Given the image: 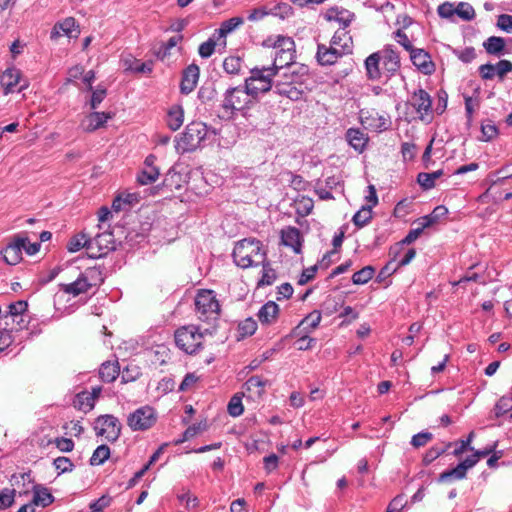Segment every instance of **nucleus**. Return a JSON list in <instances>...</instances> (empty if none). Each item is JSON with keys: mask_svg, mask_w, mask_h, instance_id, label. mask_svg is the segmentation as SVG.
Segmentation results:
<instances>
[{"mask_svg": "<svg viewBox=\"0 0 512 512\" xmlns=\"http://www.w3.org/2000/svg\"><path fill=\"white\" fill-rule=\"evenodd\" d=\"M244 24V18L242 17H232L230 19H227L223 21L219 27L214 33V36H217V40L223 39L222 44L226 45V37L228 34L235 31L237 28L242 26Z\"/></svg>", "mask_w": 512, "mask_h": 512, "instance_id": "nucleus-26", "label": "nucleus"}, {"mask_svg": "<svg viewBox=\"0 0 512 512\" xmlns=\"http://www.w3.org/2000/svg\"><path fill=\"white\" fill-rule=\"evenodd\" d=\"M498 135V129L491 120L483 121L481 124V140L490 141Z\"/></svg>", "mask_w": 512, "mask_h": 512, "instance_id": "nucleus-47", "label": "nucleus"}, {"mask_svg": "<svg viewBox=\"0 0 512 512\" xmlns=\"http://www.w3.org/2000/svg\"><path fill=\"white\" fill-rule=\"evenodd\" d=\"M321 313L319 311H313L308 314L300 323L304 330L308 329V332L315 329L321 322Z\"/></svg>", "mask_w": 512, "mask_h": 512, "instance_id": "nucleus-52", "label": "nucleus"}, {"mask_svg": "<svg viewBox=\"0 0 512 512\" xmlns=\"http://www.w3.org/2000/svg\"><path fill=\"white\" fill-rule=\"evenodd\" d=\"M266 385L267 382L260 376H252L244 384L243 395L252 400L259 399L265 393Z\"/></svg>", "mask_w": 512, "mask_h": 512, "instance_id": "nucleus-21", "label": "nucleus"}, {"mask_svg": "<svg viewBox=\"0 0 512 512\" xmlns=\"http://www.w3.org/2000/svg\"><path fill=\"white\" fill-rule=\"evenodd\" d=\"M157 421V414L151 406H142L127 418V424L133 431H145L152 428Z\"/></svg>", "mask_w": 512, "mask_h": 512, "instance_id": "nucleus-9", "label": "nucleus"}, {"mask_svg": "<svg viewBox=\"0 0 512 512\" xmlns=\"http://www.w3.org/2000/svg\"><path fill=\"white\" fill-rule=\"evenodd\" d=\"M278 315L279 306L273 301H268L264 304L257 314L259 321L266 325L274 323L277 320Z\"/></svg>", "mask_w": 512, "mask_h": 512, "instance_id": "nucleus-29", "label": "nucleus"}, {"mask_svg": "<svg viewBox=\"0 0 512 512\" xmlns=\"http://www.w3.org/2000/svg\"><path fill=\"white\" fill-rule=\"evenodd\" d=\"M167 127L172 131H177L184 122V109L180 104H172L168 107L165 117Z\"/></svg>", "mask_w": 512, "mask_h": 512, "instance_id": "nucleus-23", "label": "nucleus"}, {"mask_svg": "<svg viewBox=\"0 0 512 512\" xmlns=\"http://www.w3.org/2000/svg\"><path fill=\"white\" fill-rule=\"evenodd\" d=\"M372 218L371 206H363L354 216L353 223L361 228L364 227Z\"/></svg>", "mask_w": 512, "mask_h": 512, "instance_id": "nucleus-44", "label": "nucleus"}, {"mask_svg": "<svg viewBox=\"0 0 512 512\" xmlns=\"http://www.w3.org/2000/svg\"><path fill=\"white\" fill-rule=\"evenodd\" d=\"M158 168H146L144 167L139 173L137 180L141 185H148L154 183L159 177Z\"/></svg>", "mask_w": 512, "mask_h": 512, "instance_id": "nucleus-42", "label": "nucleus"}, {"mask_svg": "<svg viewBox=\"0 0 512 512\" xmlns=\"http://www.w3.org/2000/svg\"><path fill=\"white\" fill-rule=\"evenodd\" d=\"M139 64L140 60L134 58L130 54L122 56L121 58V65L123 69L126 71L137 72L138 67H140Z\"/></svg>", "mask_w": 512, "mask_h": 512, "instance_id": "nucleus-61", "label": "nucleus"}, {"mask_svg": "<svg viewBox=\"0 0 512 512\" xmlns=\"http://www.w3.org/2000/svg\"><path fill=\"white\" fill-rule=\"evenodd\" d=\"M112 112H91L85 115L81 121V128L86 132H93L105 126L108 120L112 119Z\"/></svg>", "mask_w": 512, "mask_h": 512, "instance_id": "nucleus-17", "label": "nucleus"}, {"mask_svg": "<svg viewBox=\"0 0 512 512\" xmlns=\"http://www.w3.org/2000/svg\"><path fill=\"white\" fill-rule=\"evenodd\" d=\"M110 456V449L106 445H100L92 454L90 463L92 465H101Z\"/></svg>", "mask_w": 512, "mask_h": 512, "instance_id": "nucleus-53", "label": "nucleus"}, {"mask_svg": "<svg viewBox=\"0 0 512 512\" xmlns=\"http://www.w3.org/2000/svg\"><path fill=\"white\" fill-rule=\"evenodd\" d=\"M95 429L97 434L105 437L108 441H115L120 435V423L112 415L100 416L96 421Z\"/></svg>", "mask_w": 512, "mask_h": 512, "instance_id": "nucleus-14", "label": "nucleus"}, {"mask_svg": "<svg viewBox=\"0 0 512 512\" xmlns=\"http://www.w3.org/2000/svg\"><path fill=\"white\" fill-rule=\"evenodd\" d=\"M412 63L424 74H431L434 71V63L430 55L423 49H413L410 52Z\"/></svg>", "mask_w": 512, "mask_h": 512, "instance_id": "nucleus-19", "label": "nucleus"}, {"mask_svg": "<svg viewBox=\"0 0 512 512\" xmlns=\"http://www.w3.org/2000/svg\"><path fill=\"white\" fill-rule=\"evenodd\" d=\"M207 429V423L206 422H199L197 424H193L189 426L185 432L183 433V437L181 439H178L175 441V444L183 443L196 435L202 433Z\"/></svg>", "mask_w": 512, "mask_h": 512, "instance_id": "nucleus-43", "label": "nucleus"}, {"mask_svg": "<svg viewBox=\"0 0 512 512\" xmlns=\"http://www.w3.org/2000/svg\"><path fill=\"white\" fill-rule=\"evenodd\" d=\"M8 309L6 314L0 316V326H8L11 320L13 323L11 330H22L26 328L29 323L28 303L24 300H19L11 303Z\"/></svg>", "mask_w": 512, "mask_h": 512, "instance_id": "nucleus-8", "label": "nucleus"}, {"mask_svg": "<svg viewBox=\"0 0 512 512\" xmlns=\"http://www.w3.org/2000/svg\"><path fill=\"white\" fill-rule=\"evenodd\" d=\"M111 504V498L109 496H102L96 501L92 502L89 505L90 510H93L94 512H103L105 508L110 506Z\"/></svg>", "mask_w": 512, "mask_h": 512, "instance_id": "nucleus-63", "label": "nucleus"}, {"mask_svg": "<svg viewBox=\"0 0 512 512\" xmlns=\"http://www.w3.org/2000/svg\"><path fill=\"white\" fill-rule=\"evenodd\" d=\"M373 275L374 269L371 266H366L353 274L352 281L357 285L366 284Z\"/></svg>", "mask_w": 512, "mask_h": 512, "instance_id": "nucleus-50", "label": "nucleus"}, {"mask_svg": "<svg viewBox=\"0 0 512 512\" xmlns=\"http://www.w3.org/2000/svg\"><path fill=\"white\" fill-rule=\"evenodd\" d=\"M313 207V200L309 197H301L296 201V210L301 216L309 215L312 212Z\"/></svg>", "mask_w": 512, "mask_h": 512, "instance_id": "nucleus-56", "label": "nucleus"}, {"mask_svg": "<svg viewBox=\"0 0 512 512\" xmlns=\"http://www.w3.org/2000/svg\"><path fill=\"white\" fill-rule=\"evenodd\" d=\"M256 99L245 87H229L222 95L220 104L221 118L234 119L238 114L245 116L252 108Z\"/></svg>", "mask_w": 512, "mask_h": 512, "instance_id": "nucleus-2", "label": "nucleus"}, {"mask_svg": "<svg viewBox=\"0 0 512 512\" xmlns=\"http://www.w3.org/2000/svg\"><path fill=\"white\" fill-rule=\"evenodd\" d=\"M322 17L328 23H336L338 29H347L356 18L352 11L339 6L326 9Z\"/></svg>", "mask_w": 512, "mask_h": 512, "instance_id": "nucleus-13", "label": "nucleus"}, {"mask_svg": "<svg viewBox=\"0 0 512 512\" xmlns=\"http://www.w3.org/2000/svg\"><path fill=\"white\" fill-rule=\"evenodd\" d=\"M23 240L17 239V237L11 241L3 250V258L9 265H16L22 259L21 246H23Z\"/></svg>", "mask_w": 512, "mask_h": 512, "instance_id": "nucleus-24", "label": "nucleus"}, {"mask_svg": "<svg viewBox=\"0 0 512 512\" xmlns=\"http://www.w3.org/2000/svg\"><path fill=\"white\" fill-rule=\"evenodd\" d=\"M95 405L94 396L89 391L78 393L74 400V406L83 412H89Z\"/></svg>", "mask_w": 512, "mask_h": 512, "instance_id": "nucleus-34", "label": "nucleus"}, {"mask_svg": "<svg viewBox=\"0 0 512 512\" xmlns=\"http://www.w3.org/2000/svg\"><path fill=\"white\" fill-rule=\"evenodd\" d=\"M0 85L5 95L14 92H21L29 86L20 69L16 67L7 68L1 75Z\"/></svg>", "mask_w": 512, "mask_h": 512, "instance_id": "nucleus-10", "label": "nucleus"}, {"mask_svg": "<svg viewBox=\"0 0 512 512\" xmlns=\"http://www.w3.org/2000/svg\"><path fill=\"white\" fill-rule=\"evenodd\" d=\"M267 16H269V9L268 4H265L249 10L247 19L250 22H257L263 20Z\"/></svg>", "mask_w": 512, "mask_h": 512, "instance_id": "nucleus-55", "label": "nucleus"}, {"mask_svg": "<svg viewBox=\"0 0 512 512\" xmlns=\"http://www.w3.org/2000/svg\"><path fill=\"white\" fill-rule=\"evenodd\" d=\"M103 281L101 271L96 267H89L81 272L77 279L68 284H61L60 290L66 294L77 297L88 293L93 288L100 285Z\"/></svg>", "mask_w": 512, "mask_h": 512, "instance_id": "nucleus-4", "label": "nucleus"}, {"mask_svg": "<svg viewBox=\"0 0 512 512\" xmlns=\"http://www.w3.org/2000/svg\"><path fill=\"white\" fill-rule=\"evenodd\" d=\"M275 89L279 95L285 96L293 101L299 100L302 96V91L290 84L276 83Z\"/></svg>", "mask_w": 512, "mask_h": 512, "instance_id": "nucleus-38", "label": "nucleus"}, {"mask_svg": "<svg viewBox=\"0 0 512 512\" xmlns=\"http://www.w3.org/2000/svg\"><path fill=\"white\" fill-rule=\"evenodd\" d=\"M359 118L364 128L375 132L388 129L390 124L389 119L385 115H380L374 109H361Z\"/></svg>", "mask_w": 512, "mask_h": 512, "instance_id": "nucleus-12", "label": "nucleus"}, {"mask_svg": "<svg viewBox=\"0 0 512 512\" xmlns=\"http://www.w3.org/2000/svg\"><path fill=\"white\" fill-rule=\"evenodd\" d=\"M182 35L172 36L165 44H163L157 53V56L162 61L168 59L172 55V50L180 51L179 44L182 42Z\"/></svg>", "mask_w": 512, "mask_h": 512, "instance_id": "nucleus-32", "label": "nucleus"}, {"mask_svg": "<svg viewBox=\"0 0 512 512\" xmlns=\"http://www.w3.org/2000/svg\"><path fill=\"white\" fill-rule=\"evenodd\" d=\"M497 27L507 33H512V15L501 14L498 16Z\"/></svg>", "mask_w": 512, "mask_h": 512, "instance_id": "nucleus-64", "label": "nucleus"}, {"mask_svg": "<svg viewBox=\"0 0 512 512\" xmlns=\"http://www.w3.org/2000/svg\"><path fill=\"white\" fill-rule=\"evenodd\" d=\"M466 472L467 471L460 464H458L457 467L441 473L439 476V481L447 482L452 479H463L466 476Z\"/></svg>", "mask_w": 512, "mask_h": 512, "instance_id": "nucleus-49", "label": "nucleus"}, {"mask_svg": "<svg viewBox=\"0 0 512 512\" xmlns=\"http://www.w3.org/2000/svg\"><path fill=\"white\" fill-rule=\"evenodd\" d=\"M281 240L285 246H289L294 252L301 251V235L300 231L294 227H288L281 232Z\"/></svg>", "mask_w": 512, "mask_h": 512, "instance_id": "nucleus-28", "label": "nucleus"}, {"mask_svg": "<svg viewBox=\"0 0 512 512\" xmlns=\"http://www.w3.org/2000/svg\"><path fill=\"white\" fill-rule=\"evenodd\" d=\"M99 375L104 382L109 383L114 381L119 375L118 364L113 362L103 363L100 367Z\"/></svg>", "mask_w": 512, "mask_h": 512, "instance_id": "nucleus-36", "label": "nucleus"}, {"mask_svg": "<svg viewBox=\"0 0 512 512\" xmlns=\"http://www.w3.org/2000/svg\"><path fill=\"white\" fill-rule=\"evenodd\" d=\"M269 9V16L278 17L282 20L291 17L294 14L292 6L285 2L267 3Z\"/></svg>", "mask_w": 512, "mask_h": 512, "instance_id": "nucleus-33", "label": "nucleus"}, {"mask_svg": "<svg viewBox=\"0 0 512 512\" xmlns=\"http://www.w3.org/2000/svg\"><path fill=\"white\" fill-rule=\"evenodd\" d=\"M456 15L464 21H470L475 17V10L467 2H460L456 6Z\"/></svg>", "mask_w": 512, "mask_h": 512, "instance_id": "nucleus-51", "label": "nucleus"}, {"mask_svg": "<svg viewBox=\"0 0 512 512\" xmlns=\"http://www.w3.org/2000/svg\"><path fill=\"white\" fill-rule=\"evenodd\" d=\"M346 140L355 151L361 153L366 148L369 138L360 129L350 128L346 132Z\"/></svg>", "mask_w": 512, "mask_h": 512, "instance_id": "nucleus-25", "label": "nucleus"}, {"mask_svg": "<svg viewBox=\"0 0 512 512\" xmlns=\"http://www.w3.org/2000/svg\"><path fill=\"white\" fill-rule=\"evenodd\" d=\"M448 215V209L443 206L439 205L434 208V210L426 216H423L420 219L421 223H423V227L429 228L431 226H434L438 224L440 221L444 220Z\"/></svg>", "mask_w": 512, "mask_h": 512, "instance_id": "nucleus-31", "label": "nucleus"}, {"mask_svg": "<svg viewBox=\"0 0 512 512\" xmlns=\"http://www.w3.org/2000/svg\"><path fill=\"white\" fill-rule=\"evenodd\" d=\"M200 69L197 65L191 64L184 71L180 84L181 92L189 94L192 92L199 80Z\"/></svg>", "mask_w": 512, "mask_h": 512, "instance_id": "nucleus-20", "label": "nucleus"}, {"mask_svg": "<svg viewBox=\"0 0 512 512\" xmlns=\"http://www.w3.org/2000/svg\"><path fill=\"white\" fill-rule=\"evenodd\" d=\"M437 12L441 18L452 19L456 15V6L451 2H444L438 6Z\"/></svg>", "mask_w": 512, "mask_h": 512, "instance_id": "nucleus-59", "label": "nucleus"}, {"mask_svg": "<svg viewBox=\"0 0 512 512\" xmlns=\"http://www.w3.org/2000/svg\"><path fill=\"white\" fill-rule=\"evenodd\" d=\"M484 47L489 54H500L505 47V41L501 37L492 36L484 42Z\"/></svg>", "mask_w": 512, "mask_h": 512, "instance_id": "nucleus-40", "label": "nucleus"}, {"mask_svg": "<svg viewBox=\"0 0 512 512\" xmlns=\"http://www.w3.org/2000/svg\"><path fill=\"white\" fill-rule=\"evenodd\" d=\"M431 103L429 94L422 89L415 91L411 97V104L420 114L421 118L430 111Z\"/></svg>", "mask_w": 512, "mask_h": 512, "instance_id": "nucleus-27", "label": "nucleus"}, {"mask_svg": "<svg viewBox=\"0 0 512 512\" xmlns=\"http://www.w3.org/2000/svg\"><path fill=\"white\" fill-rule=\"evenodd\" d=\"M257 330V322L253 318H246L238 324L237 339L241 340L252 336Z\"/></svg>", "mask_w": 512, "mask_h": 512, "instance_id": "nucleus-37", "label": "nucleus"}, {"mask_svg": "<svg viewBox=\"0 0 512 512\" xmlns=\"http://www.w3.org/2000/svg\"><path fill=\"white\" fill-rule=\"evenodd\" d=\"M91 91H92V94H91L89 105H90V109L95 110L105 99L107 92H106L105 88L100 87V86H98L94 90L92 89Z\"/></svg>", "mask_w": 512, "mask_h": 512, "instance_id": "nucleus-58", "label": "nucleus"}, {"mask_svg": "<svg viewBox=\"0 0 512 512\" xmlns=\"http://www.w3.org/2000/svg\"><path fill=\"white\" fill-rule=\"evenodd\" d=\"M242 396L244 395L235 394L231 397L227 407L230 416L238 417L243 414L244 407L242 404Z\"/></svg>", "mask_w": 512, "mask_h": 512, "instance_id": "nucleus-45", "label": "nucleus"}, {"mask_svg": "<svg viewBox=\"0 0 512 512\" xmlns=\"http://www.w3.org/2000/svg\"><path fill=\"white\" fill-rule=\"evenodd\" d=\"M380 55L373 53L365 61L367 76L371 80H379L386 72L383 71L380 63Z\"/></svg>", "mask_w": 512, "mask_h": 512, "instance_id": "nucleus-30", "label": "nucleus"}, {"mask_svg": "<svg viewBox=\"0 0 512 512\" xmlns=\"http://www.w3.org/2000/svg\"><path fill=\"white\" fill-rule=\"evenodd\" d=\"M88 242L89 239L83 233L74 235L67 244V249L69 252H77L82 248H85L88 252Z\"/></svg>", "mask_w": 512, "mask_h": 512, "instance_id": "nucleus-41", "label": "nucleus"}, {"mask_svg": "<svg viewBox=\"0 0 512 512\" xmlns=\"http://www.w3.org/2000/svg\"><path fill=\"white\" fill-rule=\"evenodd\" d=\"M342 56L343 54L331 43L330 46L318 44L316 57L321 65H332Z\"/></svg>", "mask_w": 512, "mask_h": 512, "instance_id": "nucleus-22", "label": "nucleus"}, {"mask_svg": "<svg viewBox=\"0 0 512 512\" xmlns=\"http://www.w3.org/2000/svg\"><path fill=\"white\" fill-rule=\"evenodd\" d=\"M441 175V170L435 171L433 173H419L417 181L424 189H431L434 187L436 179H438Z\"/></svg>", "mask_w": 512, "mask_h": 512, "instance_id": "nucleus-46", "label": "nucleus"}, {"mask_svg": "<svg viewBox=\"0 0 512 512\" xmlns=\"http://www.w3.org/2000/svg\"><path fill=\"white\" fill-rule=\"evenodd\" d=\"M376 54L380 55V63L386 76L393 75L400 67V58L398 53L391 47L387 46Z\"/></svg>", "mask_w": 512, "mask_h": 512, "instance_id": "nucleus-16", "label": "nucleus"}, {"mask_svg": "<svg viewBox=\"0 0 512 512\" xmlns=\"http://www.w3.org/2000/svg\"><path fill=\"white\" fill-rule=\"evenodd\" d=\"M263 46L275 49L276 53L271 66L252 68L249 77L244 81L245 87L255 99L260 94L270 91L273 78L277 75L278 70L291 64L295 54V43L289 36L271 35L263 41Z\"/></svg>", "mask_w": 512, "mask_h": 512, "instance_id": "nucleus-1", "label": "nucleus"}, {"mask_svg": "<svg viewBox=\"0 0 512 512\" xmlns=\"http://www.w3.org/2000/svg\"><path fill=\"white\" fill-rule=\"evenodd\" d=\"M266 252L262 243L254 238H245L236 243L233 259L237 266L249 268L264 263Z\"/></svg>", "mask_w": 512, "mask_h": 512, "instance_id": "nucleus-3", "label": "nucleus"}, {"mask_svg": "<svg viewBox=\"0 0 512 512\" xmlns=\"http://www.w3.org/2000/svg\"><path fill=\"white\" fill-rule=\"evenodd\" d=\"M15 490L5 488L0 491V509L9 507L14 502Z\"/></svg>", "mask_w": 512, "mask_h": 512, "instance_id": "nucleus-62", "label": "nucleus"}, {"mask_svg": "<svg viewBox=\"0 0 512 512\" xmlns=\"http://www.w3.org/2000/svg\"><path fill=\"white\" fill-rule=\"evenodd\" d=\"M195 311L202 321L214 320L220 313V304L213 290L201 289L195 296Z\"/></svg>", "mask_w": 512, "mask_h": 512, "instance_id": "nucleus-6", "label": "nucleus"}, {"mask_svg": "<svg viewBox=\"0 0 512 512\" xmlns=\"http://www.w3.org/2000/svg\"><path fill=\"white\" fill-rule=\"evenodd\" d=\"M276 279V272L269 264H263L262 276L258 282L259 286L271 285Z\"/></svg>", "mask_w": 512, "mask_h": 512, "instance_id": "nucleus-57", "label": "nucleus"}, {"mask_svg": "<svg viewBox=\"0 0 512 512\" xmlns=\"http://www.w3.org/2000/svg\"><path fill=\"white\" fill-rule=\"evenodd\" d=\"M209 133L210 130L204 123L191 122L177 138L176 150L179 153H185L199 148Z\"/></svg>", "mask_w": 512, "mask_h": 512, "instance_id": "nucleus-5", "label": "nucleus"}, {"mask_svg": "<svg viewBox=\"0 0 512 512\" xmlns=\"http://www.w3.org/2000/svg\"><path fill=\"white\" fill-rule=\"evenodd\" d=\"M179 502L185 506L187 510H193L197 508L199 501L198 498L193 495L189 490H184L177 495Z\"/></svg>", "mask_w": 512, "mask_h": 512, "instance_id": "nucleus-48", "label": "nucleus"}, {"mask_svg": "<svg viewBox=\"0 0 512 512\" xmlns=\"http://www.w3.org/2000/svg\"><path fill=\"white\" fill-rule=\"evenodd\" d=\"M415 224L417 227L409 231V233L402 241L403 244L413 243L422 234L423 230L426 229V227H423V223H421L420 219L416 220Z\"/></svg>", "mask_w": 512, "mask_h": 512, "instance_id": "nucleus-60", "label": "nucleus"}, {"mask_svg": "<svg viewBox=\"0 0 512 512\" xmlns=\"http://www.w3.org/2000/svg\"><path fill=\"white\" fill-rule=\"evenodd\" d=\"M80 33L79 26L73 17H67L55 23L51 30L50 38L57 40L60 37L76 38Z\"/></svg>", "mask_w": 512, "mask_h": 512, "instance_id": "nucleus-15", "label": "nucleus"}, {"mask_svg": "<svg viewBox=\"0 0 512 512\" xmlns=\"http://www.w3.org/2000/svg\"><path fill=\"white\" fill-rule=\"evenodd\" d=\"M217 36H212L203 42L198 49V53L202 58H209L215 51Z\"/></svg>", "mask_w": 512, "mask_h": 512, "instance_id": "nucleus-54", "label": "nucleus"}, {"mask_svg": "<svg viewBox=\"0 0 512 512\" xmlns=\"http://www.w3.org/2000/svg\"><path fill=\"white\" fill-rule=\"evenodd\" d=\"M330 43L343 55L351 54L353 51V39L347 29L336 30Z\"/></svg>", "mask_w": 512, "mask_h": 512, "instance_id": "nucleus-18", "label": "nucleus"}, {"mask_svg": "<svg viewBox=\"0 0 512 512\" xmlns=\"http://www.w3.org/2000/svg\"><path fill=\"white\" fill-rule=\"evenodd\" d=\"M54 498L47 488L35 487L32 503L35 506L46 507L53 502Z\"/></svg>", "mask_w": 512, "mask_h": 512, "instance_id": "nucleus-35", "label": "nucleus"}, {"mask_svg": "<svg viewBox=\"0 0 512 512\" xmlns=\"http://www.w3.org/2000/svg\"><path fill=\"white\" fill-rule=\"evenodd\" d=\"M114 249L113 235L108 232L97 234L89 239L88 255L91 258H100L105 256L110 250Z\"/></svg>", "mask_w": 512, "mask_h": 512, "instance_id": "nucleus-11", "label": "nucleus"}, {"mask_svg": "<svg viewBox=\"0 0 512 512\" xmlns=\"http://www.w3.org/2000/svg\"><path fill=\"white\" fill-rule=\"evenodd\" d=\"M203 338V333L195 325L181 327L175 332L176 345L188 354L198 351L202 346Z\"/></svg>", "mask_w": 512, "mask_h": 512, "instance_id": "nucleus-7", "label": "nucleus"}, {"mask_svg": "<svg viewBox=\"0 0 512 512\" xmlns=\"http://www.w3.org/2000/svg\"><path fill=\"white\" fill-rule=\"evenodd\" d=\"M243 61L239 56H228L223 61V69L229 75H238Z\"/></svg>", "mask_w": 512, "mask_h": 512, "instance_id": "nucleus-39", "label": "nucleus"}]
</instances>
